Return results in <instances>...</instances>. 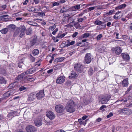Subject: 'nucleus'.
Returning a JSON list of instances; mask_svg holds the SVG:
<instances>
[{"label":"nucleus","mask_w":132,"mask_h":132,"mask_svg":"<svg viewBox=\"0 0 132 132\" xmlns=\"http://www.w3.org/2000/svg\"><path fill=\"white\" fill-rule=\"evenodd\" d=\"M19 33V31L18 30H16L15 31L14 34V36H16L18 35Z\"/></svg>","instance_id":"nucleus-49"},{"label":"nucleus","mask_w":132,"mask_h":132,"mask_svg":"<svg viewBox=\"0 0 132 132\" xmlns=\"http://www.w3.org/2000/svg\"><path fill=\"white\" fill-rule=\"evenodd\" d=\"M46 116L51 120L53 119L55 117V114L51 111L47 112L46 113Z\"/></svg>","instance_id":"nucleus-9"},{"label":"nucleus","mask_w":132,"mask_h":132,"mask_svg":"<svg viewBox=\"0 0 132 132\" xmlns=\"http://www.w3.org/2000/svg\"><path fill=\"white\" fill-rule=\"evenodd\" d=\"M113 115V114L112 112H110L109 114L107 116V117L108 118H109L111 117Z\"/></svg>","instance_id":"nucleus-58"},{"label":"nucleus","mask_w":132,"mask_h":132,"mask_svg":"<svg viewBox=\"0 0 132 132\" xmlns=\"http://www.w3.org/2000/svg\"><path fill=\"white\" fill-rule=\"evenodd\" d=\"M92 59L90 53H87L86 54L84 59V63L88 64L91 61Z\"/></svg>","instance_id":"nucleus-6"},{"label":"nucleus","mask_w":132,"mask_h":132,"mask_svg":"<svg viewBox=\"0 0 132 132\" xmlns=\"http://www.w3.org/2000/svg\"><path fill=\"white\" fill-rule=\"evenodd\" d=\"M26 27L24 25H21L20 26V29L21 31L25 32L26 31Z\"/></svg>","instance_id":"nucleus-32"},{"label":"nucleus","mask_w":132,"mask_h":132,"mask_svg":"<svg viewBox=\"0 0 132 132\" xmlns=\"http://www.w3.org/2000/svg\"><path fill=\"white\" fill-rule=\"evenodd\" d=\"M112 50L114 52L118 55L120 54L122 51L121 48L119 47H117L114 48H112Z\"/></svg>","instance_id":"nucleus-11"},{"label":"nucleus","mask_w":132,"mask_h":132,"mask_svg":"<svg viewBox=\"0 0 132 132\" xmlns=\"http://www.w3.org/2000/svg\"><path fill=\"white\" fill-rule=\"evenodd\" d=\"M118 112L120 113H122L128 116L130 115L132 113L131 110L127 108L120 109L118 110Z\"/></svg>","instance_id":"nucleus-3"},{"label":"nucleus","mask_w":132,"mask_h":132,"mask_svg":"<svg viewBox=\"0 0 132 132\" xmlns=\"http://www.w3.org/2000/svg\"><path fill=\"white\" fill-rule=\"evenodd\" d=\"M58 29L57 28H56L54 31H52V34L53 35H55L56 33L58 31Z\"/></svg>","instance_id":"nucleus-52"},{"label":"nucleus","mask_w":132,"mask_h":132,"mask_svg":"<svg viewBox=\"0 0 132 132\" xmlns=\"http://www.w3.org/2000/svg\"><path fill=\"white\" fill-rule=\"evenodd\" d=\"M126 18H127L128 19L132 18V12L130 14H128L126 17Z\"/></svg>","instance_id":"nucleus-43"},{"label":"nucleus","mask_w":132,"mask_h":132,"mask_svg":"<svg viewBox=\"0 0 132 132\" xmlns=\"http://www.w3.org/2000/svg\"><path fill=\"white\" fill-rule=\"evenodd\" d=\"M44 95V91L41 90L36 94V96L38 99L40 100L43 98Z\"/></svg>","instance_id":"nucleus-8"},{"label":"nucleus","mask_w":132,"mask_h":132,"mask_svg":"<svg viewBox=\"0 0 132 132\" xmlns=\"http://www.w3.org/2000/svg\"><path fill=\"white\" fill-rule=\"evenodd\" d=\"M123 15L121 11H118L116 13L115 15L113 16L114 19L117 20L120 18Z\"/></svg>","instance_id":"nucleus-12"},{"label":"nucleus","mask_w":132,"mask_h":132,"mask_svg":"<svg viewBox=\"0 0 132 132\" xmlns=\"http://www.w3.org/2000/svg\"><path fill=\"white\" fill-rule=\"evenodd\" d=\"M106 106L104 105H102L100 108V110H101L102 112L104 111L106 109Z\"/></svg>","instance_id":"nucleus-33"},{"label":"nucleus","mask_w":132,"mask_h":132,"mask_svg":"<svg viewBox=\"0 0 132 132\" xmlns=\"http://www.w3.org/2000/svg\"><path fill=\"white\" fill-rule=\"evenodd\" d=\"M30 2L32 4H34L35 3V4H37L39 3L40 2L39 0H30Z\"/></svg>","instance_id":"nucleus-31"},{"label":"nucleus","mask_w":132,"mask_h":132,"mask_svg":"<svg viewBox=\"0 0 132 132\" xmlns=\"http://www.w3.org/2000/svg\"><path fill=\"white\" fill-rule=\"evenodd\" d=\"M39 53V51L38 50L35 49L33 50L32 51V53L34 56L37 55Z\"/></svg>","instance_id":"nucleus-23"},{"label":"nucleus","mask_w":132,"mask_h":132,"mask_svg":"<svg viewBox=\"0 0 132 132\" xmlns=\"http://www.w3.org/2000/svg\"><path fill=\"white\" fill-rule=\"evenodd\" d=\"M29 2L28 0H26L23 3V5H26Z\"/></svg>","instance_id":"nucleus-61"},{"label":"nucleus","mask_w":132,"mask_h":132,"mask_svg":"<svg viewBox=\"0 0 132 132\" xmlns=\"http://www.w3.org/2000/svg\"><path fill=\"white\" fill-rule=\"evenodd\" d=\"M111 97L110 95H106L102 98L101 100L100 101V102L102 104H106L110 99Z\"/></svg>","instance_id":"nucleus-4"},{"label":"nucleus","mask_w":132,"mask_h":132,"mask_svg":"<svg viewBox=\"0 0 132 132\" xmlns=\"http://www.w3.org/2000/svg\"><path fill=\"white\" fill-rule=\"evenodd\" d=\"M74 102L72 100L69 101L67 103L65 106L67 111L70 113H72L75 111Z\"/></svg>","instance_id":"nucleus-1"},{"label":"nucleus","mask_w":132,"mask_h":132,"mask_svg":"<svg viewBox=\"0 0 132 132\" xmlns=\"http://www.w3.org/2000/svg\"><path fill=\"white\" fill-rule=\"evenodd\" d=\"M25 74L24 73H22L21 75L16 77L15 80L16 81L14 82H21L23 80L24 77H25Z\"/></svg>","instance_id":"nucleus-7"},{"label":"nucleus","mask_w":132,"mask_h":132,"mask_svg":"<svg viewBox=\"0 0 132 132\" xmlns=\"http://www.w3.org/2000/svg\"><path fill=\"white\" fill-rule=\"evenodd\" d=\"M5 79L3 77H0V82H6Z\"/></svg>","instance_id":"nucleus-40"},{"label":"nucleus","mask_w":132,"mask_h":132,"mask_svg":"<svg viewBox=\"0 0 132 132\" xmlns=\"http://www.w3.org/2000/svg\"><path fill=\"white\" fill-rule=\"evenodd\" d=\"M36 96V95L32 93H31L28 98V99L30 101L34 100Z\"/></svg>","instance_id":"nucleus-21"},{"label":"nucleus","mask_w":132,"mask_h":132,"mask_svg":"<svg viewBox=\"0 0 132 132\" xmlns=\"http://www.w3.org/2000/svg\"><path fill=\"white\" fill-rule=\"evenodd\" d=\"M132 87V86L130 85V86L128 88L126 92V93H127L131 90Z\"/></svg>","instance_id":"nucleus-57"},{"label":"nucleus","mask_w":132,"mask_h":132,"mask_svg":"<svg viewBox=\"0 0 132 132\" xmlns=\"http://www.w3.org/2000/svg\"><path fill=\"white\" fill-rule=\"evenodd\" d=\"M65 26L66 27L70 28H71L73 27L72 25L70 23H69V24H68L66 25H65Z\"/></svg>","instance_id":"nucleus-47"},{"label":"nucleus","mask_w":132,"mask_h":132,"mask_svg":"<svg viewBox=\"0 0 132 132\" xmlns=\"http://www.w3.org/2000/svg\"><path fill=\"white\" fill-rule=\"evenodd\" d=\"M65 80V78L63 76H61L56 80V82H64Z\"/></svg>","instance_id":"nucleus-16"},{"label":"nucleus","mask_w":132,"mask_h":132,"mask_svg":"<svg viewBox=\"0 0 132 132\" xmlns=\"http://www.w3.org/2000/svg\"><path fill=\"white\" fill-rule=\"evenodd\" d=\"M77 45L80 47H82L84 45L83 44H82V43L81 42L78 43H77Z\"/></svg>","instance_id":"nucleus-59"},{"label":"nucleus","mask_w":132,"mask_h":132,"mask_svg":"<svg viewBox=\"0 0 132 132\" xmlns=\"http://www.w3.org/2000/svg\"><path fill=\"white\" fill-rule=\"evenodd\" d=\"M84 20V18H79L78 20L77 21L78 22H82Z\"/></svg>","instance_id":"nucleus-54"},{"label":"nucleus","mask_w":132,"mask_h":132,"mask_svg":"<svg viewBox=\"0 0 132 132\" xmlns=\"http://www.w3.org/2000/svg\"><path fill=\"white\" fill-rule=\"evenodd\" d=\"M80 5V4H77L75 6H74L76 11L79 10L80 9L81 7Z\"/></svg>","instance_id":"nucleus-41"},{"label":"nucleus","mask_w":132,"mask_h":132,"mask_svg":"<svg viewBox=\"0 0 132 132\" xmlns=\"http://www.w3.org/2000/svg\"><path fill=\"white\" fill-rule=\"evenodd\" d=\"M78 34V32H75L73 33L72 36L74 38Z\"/></svg>","instance_id":"nucleus-64"},{"label":"nucleus","mask_w":132,"mask_h":132,"mask_svg":"<svg viewBox=\"0 0 132 132\" xmlns=\"http://www.w3.org/2000/svg\"><path fill=\"white\" fill-rule=\"evenodd\" d=\"M87 10H83V12L80 13L78 15V17L82 16L85 13H87Z\"/></svg>","instance_id":"nucleus-27"},{"label":"nucleus","mask_w":132,"mask_h":132,"mask_svg":"<svg viewBox=\"0 0 132 132\" xmlns=\"http://www.w3.org/2000/svg\"><path fill=\"white\" fill-rule=\"evenodd\" d=\"M36 42V38H34L31 40L30 43V44L31 46H32L34 45Z\"/></svg>","instance_id":"nucleus-25"},{"label":"nucleus","mask_w":132,"mask_h":132,"mask_svg":"<svg viewBox=\"0 0 132 132\" xmlns=\"http://www.w3.org/2000/svg\"><path fill=\"white\" fill-rule=\"evenodd\" d=\"M77 74L76 72L74 71H71L70 75L69 76V78L71 79H74L76 77H77Z\"/></svg>","instance_id":"nucleus-17"},{"label":"nucleus","mask_w":132,"mask_h":132,"mask_svg":"<svg viewBox=\"0 0 132 132\" xmlns=\"http://www.w3.org/2000/svg\"><path fill=\"white\" fill-rule=\"evenodd\" d=\"M8 31V29L7 28H5L1 30L0 31L2 34H6Z\"/></svg>","instance_id":"nucleus-28"},{"label":"nucleus","mask_w":132,"mask_h":132,"mask_svg":"<svg viewBox=\"0 0 132 132\" xmlns=\"http://www.w3.org/2000/svg\"><path fill=\"white\" fill-rule=\"evenodd\" d=\"M32 32V30L30 28H29L26 30V33L27 35H30L31 34Z\"/></svg>","instance_id":"nucleus-26"},{"label":"nucleus","mask_w":132,"mask_h":132,"mask_svg":"<svg viewBox=\"0 0 132 132\" xmlns=\"http://www.w3.org/2000/svg\"><path fill=\"white\" fill-rule=\"evenodd\" d=\"M55 54H53L51 56V59L49 61V63H51L52 62V61L54 59V57L55 56Z\"/></svg>","instance_id":"nucleus-46"},{"label":"nucleus","mask_w":132,"mask_h":132,"mask_svg":"<svg viewBox=\"0 0 132 132\" xmlns=\"http://www.w3.org/2000/svg\"><path fill=\"white\" fill-rule=\"evenodd\" d=\"M26 130L27 132H34L35 130V128L32 126H28L26 127Z\"/></svg>","instance_id":"nucleus-13"},{"label":"nucleus","mask_w":132,"mask_h":132,"mask_svg":"<svg viewBox=\"0 0 132 132\" xmlns=\"http://www.w3.org/2000/svg\"><path fill=\"white\" fill-rule=\"evenodd\" d=\"M104 22H108L110 20V18L109 17L104 18L103 19Z\"/></svg>","instance_id":"nucleus-38"},{"label":"nucleus","mask_w":132,"mask_h":132,"mask_svg":"<svg viewBox=\"0 0 132 132\" xmlns=\"http://www.w3.org/2000/svg\"><path fill=\"white\" fill-rule=\"evenodd\" d=\"M74 67L75 70L80 73L82 72L85 69V67L84 65L79 63L75 64Z\"/></svg>","instance_id":"nucleus-2"},{"label":"nucleus","mask_w":132,"mask_h":132,"mask_svg":"<svg viewBox=\"0 0 132 132\" xmlns=\"http://www.w3.org/2000/svg\"><path fill=\"white\" fill-rule=\"evenodd\" d=\"M30 60L32 62H34L35 61V59L33 56L31 55H30L29 56Z\"/></svg>","instance_id":"nucleus-44"},{"label":"nucleus","mask_w":132,"mask_h":132,"mask_svg":"<svg viewBox=\"0 0 132 132\" xmlns=\"http://www.w3.org/2000/svg\"><path fill=\"white\" fill-rule=\"evenodd\" d=\"M115 11L114 10H110L106 14L107 15H112L113 13Z\"/></svg>","instance_id":"nucleus-37"},{"label":"nucleus","mask_w":132,"mask_h":132,"mask_svg":"<svg viewBox=\"0 0 132 132\" xmlns=\"http://www.w3.org/2000/svg\"><path fill=\"white\" fill-rule=\"evenodd\" d=\"M15 86L14 83H11L9 85V87L10 88H14Z\"/></svg>","instance_id":"nucleus-50"},{"label":"nucleus","mask_w":132,"mask_h":132,"mask_svg":"<svg viewBox=\"0 0 132 132\" xmlns=\"http://www.w3.org/2000/svg\"><path fill=\"white\" fill-rule=\"evenodd\" d=\"M45 13L44 12H39L37 14V16L40 17H42L45 16Z\"/></svg>","instance_id":"nucleus-36"},{"label":"nucleus","mask_w":132,"mask_h":132,"mask_svg":"<svg viewBox=\"0 0 132 132\" xmlns=\"http://www.w3.org/2000/svg\"><path fill=\"white\" fill-rule=\"evenodd\" d=\"M55 110L58 113H62L64 111V108L62 105L59 104L55 106Z\"/></svg>","instance_id":"nucleus-5"},{"label":"nucleus","mask_w":132,"mask_h":132,"mask_svg":"<svg viewBox=\"0 0 132 132\" xmlns=\"http://www.w3.org/2000/svg\"><path fill=\"white\" fill-rule=\"evenodd\" d=\"M94 69L92 68H90L88 70V74L90 76L92 75L95 72Z\"/></svg>","instance_id":"nucleus-20"},{"label":"nucleus","mask_w":132,"mask_h":132,"mask_svg":"<svg viewBox=\"0 0 132 132\" xmlns=\"http://www.w3.org/2000/svg\"><path fill=\"white\" fill-rule=\"evenodd\" d=\"M64 59V57H63L58 58L55 60L54 61L57 62H61Z\"/></svg>","instance_id":"nucleus-22"},{"label":"nucleus","mask_w":132,"mask_h":132,"mask_svg":"<svg viewBox=\"0 0 132 132\" xmlns=\"http://www.w3.org/2000/svg\"><path fill=\"white\" fill-rule=\"evenodd\" d=\"M40 9V6H36L34 7V12L37 13Z\"/></svg>","instance_id":"nucleus-30"},{"label":"nucleus","mask_w":132,"mask_h":132,"mask_svg":"<svg viewBox=\"0 0 132 132\" xmlns=\"http://www.w3.org/2000/svg\"><path fill=\"white\" fill-rule=\"evenodd\" d=\"M26 88L24 86H21L19 89V90L20 91H21L24 90L26 89Z\"/></svg>","instance_id":"nucleus-48"},{"label":"nucleus","mask_w":132,"mask_h":132,"mask_svg":"<svg viewBox=\"0 0 132 132\" xmlns=\"http://www.w3.org/2000/svg\"><path fill=\"white\" fill-rule=\"evenodd\" d=\"M90 36V34L89 33L86 32L83 34L81 36L83 38H86L89 37Z\"/></svg>","instance_id":"nucleus-24"},{"label":"nucleus","mask_w":132,"mask_h":132,"mask_svg":"<svg viewBox=\"0 0 132 132\" xmlns=\"http://www.w3.org/2000/svg\"><path fill=\"white\" fill-rule=\"evenodd\" d=\"M34 123L36 126H39L42 124V120L40 118H38L35 119Z\"/></svg>","instance_id":"nucleus-10"},{"label":"nucleus","mask_w":132,"mask_h":132,"mask_svg":"<svg viewBox=\"0 0 132 132\" xmlns=\"http://www.w3.org/2000/svg\"><path fill=\"white\" fill-rule=\"evenodd\" d=\"M36 71V70L35 68H32L27 70L24 73L26 75L32 74L35 72Z\"/></svg>","instance_id":"nucleus-15"},{"label":"nucleus","mask_w":132,"mask_h":132,"mask_svg":"<svg viewBox=\"0 0 132 132\" xmlns=\"http://www.w3.org/2000/svg\"><path fill=\"white\" fill-rule=\"evenodd\" d=\"M78 121L80 124L84 125V122L82 120V119H78Z\"/></svg>","instance_id":"nucleus-60"},{"label":"nucleus","mask_w":132,"mask_h":132,"mask_svg":"<svg viewBox=\"0 0 132 132\" xmlns=\"http://www.w3.org/2000/svg\"><path fill=\"white\" fill-rule=\"evenodd\" d=\"M73 19L71 17H69L68 18L67 21L68 23H70L72 22L73 21Z\"/></svg>","instance_id":"nucleus-39"},{"label":"nucleus","mask_w":132,"mask_h":132,"mask_svg":"<svg viewBox=\"0 0 132 132\" xmlns=\"http://www.w3.org/2000/svg\"><path fill=\"white\" fill-rule=\"evenodd\" d=\"M8 26L9 28H14L15 27V26L13 24H10Z\"/></svg>","instance_id":"nucleus-63"},{"label":"nucleus","mask_w":132,"mask_h":132,"mask_svg":"<svg viewBox=\"0 0 132 132\" xmlns=\"http://www.w3.org/2000/svg\"><path fill=\"white\" fill-rule=\"evenodd\" d=\"M95 8V7H90L88 8L86 10H87V12H88L90 11H91V10H94Z\"/></svg>","instance_id":"nucleus-51"},{"label":"nucleus","mask_w":132,"mask_h":132,"mask_svg":"<svg viewBox=\"0 0 132 132\" xmlns=\"http://www.w3.org/2000/svg\"><path fill=\"white\" fill-rule=\"evenodd\" d=\"M59 3L57 2H55L53 3L52 5L53 6H58L59 5Z\"/></svg>","instance_id":"nucleus-53"},{"label":"nucleus","mask_w":132,"mask_h":132,"mask_svg":"<svg viewBox=\"0 0 132 132\" xmlns=\"http://www.w3.org/2000/svg\"><path fill=\"white\" fill-rule=\"evenodd\" d=\"M11 95V94L9 92H6L5 94H4V96H6L7 97H10V95Z\"/></svg>","instance_id":"nucleus-45"},{"label":"nucleus","mask_w":132,"mask_h":132,"mask_svg":"<svg viewBox=\"0 0 132 132\" xmlns=\"http://www.w3.org/2000/svg\"><path fill=\"white\" fill-rule=\"evenodd\" d=\"M34 7H33L32 6H30L28 7L27 10L30 12H34Z\"/></svg>","instance_id":"nucleus-35"},{"label":"nucleus","mask_w":132,"mask_h":132,"mask_svg":"<svg viewBox=\"0 0 132 132\" xmlns=\"http://www.w3.org/2000/svg\"><path fill=\"white\" fill-rule=\"evenodd\" d=\"M122 82H128V79L126 78L124 79Z\"/></svg>","instance_id":"nucleus-62"},{"label":"nucleus","mask_w":132,"mask_h":132,"mask_svg":"<svg viewBox=\"0 0 132 132\" xmlns=\"http://www.w3.org/2000/svg\"><path fill=\"white\" fill-rule=\"evenodd\" d=\"M24 35V31H21L20 34V36L21 37V38Z\"/></svg>","instance_id":"nucleus-56"},{"label":"nucleus","mask_w":132,"mask_h":132,"mask_svg":"<svg viewBox=\"0 0 132 132\" xmlns=\"http://www.w3.org/2000/svg\"><path fill=\"white\" fill-rule=\"evenodd\" d=\"M122 58L125 60L127 61H128L130 59L129 56V55L126 53H124L121 54Z\"/></svg>","instance_id":"nucleus-14"},{"label":"nucleus","mask_w":132,"mask_h":132,"mask_svg":"<svg viewBox=\"0 0 132 132\" xmlns=\"http://www.w3.org/2000/svg\"><path fill=\"white\" fill-rule=\"evenodd\" d=\"M94 23L96 25H102L103 22L99 20H97L95 21Z\"/></svg>","instance_id":"nucleus-29"},{"label":"nucleus","mask_w":132,"mask_h":132,"mask_svg":"<svg viewBox=\"0 0 132 132\" xmlns=\"http://www.w3.org/2000/svg\"><path fill=\"white\" fill-rule=\"evenodd\" d=\"M55 25H53L51 26L50 27H49V29L51 30H53L55 28Z\"/></svg>","instance_id":"nucleus-55"},{"label":"nucleus","mask_w":132,"mask_h":132,"mask_svg":"<svg viewBox=\"0 0 132 132\" xmlns=\"http://www.w3.org/2000/svg\"><path fill=\"white\" fill-rule=\"evenodd\" d=\"M126 6V4H122L116 7L115 9L116 10H117L118 9H124Z\"/></svg>","instance_id":"nucleus-19"},{"label":"nucleus","mask_w":132,"mask_h":132,"mask_svg":"<svg viewBox=\"0 0 132 132\" xmlns=\"http://www.w3.org/2000/svg\"><path fill=\"white\" fill-rule=\"evenodd\" d=\"M66 34L65 33L62 34V31H60L57 36L56 37V39L59 38L61 39L63 38L66 35Z\"/></svg>","instance_id":"nucleus-18"},{"label":"nucleus","mask_w":132,"mask_h":132,"mask_svg":"<svg viewBox=\"0 0 132 132\" xmlns=\"http://www.w3.org/2000/svg\"><path fill=\"white\" fill-rule=\"evenodd\" d=\"M68 11V9H66L63 6L60 10V12L61 13H63L64 12H67Z\"/></svg>","instance_id":"nucleus-34"},{"label":"nucleus","mask_w":132,"mask_h":132,"mask_svg":"<svg viewBox=\"0 0 132 132\" xmlns=\"http://www.w3.org/2000/svg\"><path fill=\"white\" fill-rule=\"evenodd\" d=\"M103 35L102 34H100L98 35L96 37V39L97 40H100L102 37Z\"/></svg>","instance_id":"nucleus-42"}]
</instances>
